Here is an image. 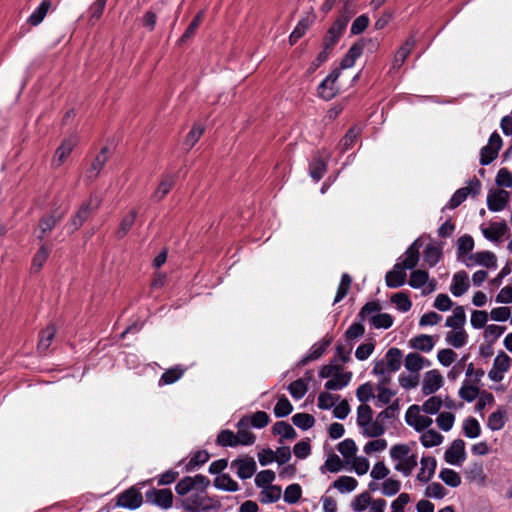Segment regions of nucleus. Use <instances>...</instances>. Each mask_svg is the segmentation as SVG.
Instances as JSON below:
<instances>
[{
    "mask_svg": "<svg viewBox=\"0 0 512 512\" xmlns=\"http://www.w3.org/2000/svg\"><path fill=\"white\" fill-rule=\"evenodd\" d=\"M237 433L236 440L238 441V445L242 446H250L253 445L256 441V436L249 429V417H242L237 423Z\"/></svg>",
    "mask_w": 512,
    "mask_h": 512,
    "instance_id": "f3484780",
    "label": "nucleus"
},
{
    "mask_svg": "<svg viewBox=\"0 0 512 512\" xmlns=\"http://www.w3.org/2000/svg\"><path fill=\"white\" fill-rule=\"evenodd\" d=\"M466 314L463 306H456L451 316L447 317L445 326L452 329H464Z\"/></svg>",
    "mask_w": 512,
    "mask_h": 512,
    "instance_id": "c9c22d12",
    "label": "nucleus"
},
{
    "mask_svg": "<svg viewBox=\"0 0 512 512\" xmlns=\"http://www.w3.org/2000/svg\"><path fill=\"white\" fill-rule=\"evenodd\" d=\"M272 432L275 435H280L282 439L293 440L297 434L295 429L285 421H278L272 427Z\"/></svg>",
    "mask_w": 512,
    "mask_h": 512,
    "instance_id": "49530a36",
    "label": "nucleus"
},
{
    "mask_svg": "<svg viewBox=\"0 0 512 512\" xmlns=\"http://www.w3.org/2000/svg\"><path fill=\"white\" fill-rule=\"evenodd\" d=\"M467 266L482 265L487 268H495L497 266L496 256L491 251H481L469 256Z\"/></svg>",
    "mask_w": 512,
    "mask_h": 512,
    "instance_id": "b1692460",
    "label": "nucleus"
},
{
    "mask_svg": "<svg viewBox=\"0 0 512 512\" xmlns=\"http://www.w3.org/2000/svg\"><path fill=\"white\" fill-rule=\"evenodd\" d=\"M506 424V411L499 408L497 411L489 415L487 426L492 431L501 430Z\"/></svg>",
    "mask_w": 512,
    "mask_h": 512,
    "instance_id": "de8ad7c7",
    "label": "nucleus"
},
{
    "mask_svg": "<svg viewBox=\"0 0 512 512\" xmlns=\"http://www.w3.org/2000/svg\"><path fill=\"white\" fill-rule=\"evenodd\" d=\"M399 410L400 401L395 399L373 418V410L368 404L359 405L356 423L361 430V434L369 438L382 436L386 431L385 421L397 418Z\"/></svg>",
    "mask_w": 512,
    "mask_h": 512,
    "instance_id": "f257e3e1",
    "label": "nucleus"
},
{
    "mask_svg": "<svg viewBox=\"0 0 512 512\" xmlns=\"http://www.w3.org/2000/svg\"><path fill=\"white\" fill-rule=\"evenodd\" d=\"M213 484L215 488L228 492L239 490L238 483L229 474H220L215 477Z\"/></svg>",
    "mask_w": 512,
    "mask_h": 512,
    "instance_id": "ea45409f",
    "label": "nucleus"
},
{
    "mask_svg": "<svg viewBox=\"0 0 512 512\" xmlns=\"http://www.w3.org/2000/svg\"><path fill=\"white\" fill-rule=\"evenodd\" d=\"M406 268L400 263H396L392 270L388 271L385 276L386 285L389 288H398L406 282Z\"/></svg>",
    "mask_w": 512,
    "mask_h": 512,
    "instance_id": "6ab92c4d",
    "label": "nucleus"
},
{
    "mask_svg": "<svg viewBox=\"0 0 512 512\" xmlns=\"http://www.w3.org/2000/svg\"><path fill=\"white\" fill-rule=\"evenodd\" d=\"M439 478L448 486L456 488L461 484L460 475L449 468H443L439 473Z\"/></svg>",
    "mask_w": 512,
    "mask_h": 512,
    "instance_id": "bf43d9fd",
    "label": "nucleus"
},
{
    "mask_svg": "<svg viewBox=\"0 0 512 512\" xmlns=\"http://www.w3.org/2000/svg\"><path fill=\"white\" fill-rule=\"evenodd\" d=\"M443 384V378L438 370H430L425 373L422 382V392L424 395L435 393Z\"/></svg>",
    "mask_w": 512,
    "mask_h": 512,
    "instance_id": "a211bd4d",
    "label": "nucleus"
},
{
    "mask_svg": "<svg viewBox=\"0 0 512 512\" xmlns=\"http://www.w3.org/2000/svg\"><path fill=\"white\" fill-rule=\"evenodd\" d=\"M409 344L413 349L428 353L433 349L435 342L431 335L420 334L410 339Z\"/></svg>",
    "mask_w": 512,
    "mask_h": 512,
    "instance_id": "f704fd0d",
    "label": "nucleus"
},
{
    "mask_svg": "<svg viewBox=\"0 0 512 512\" xmlns=\"http://www.w3.org/2000/svg\"><path fill=\"white\" fill-rule=\"evenodd\" d=\"M445 340L448 345L459 349L467 344L468 334L464 329H452L446 333Z\"/></svg>",
    "mask_w": 512,
    "mask_h": 512,
    "instance_id": "72a5a7b5",
    "label": "nucleus"
},
{
    "mask_svg": "<svg viewBox=\"0 0 512 512\" xmlns=\"http://www.w3.org/2000/svg\"><path fill=\"white\" fill-rule=\"evenodd\" d=\"M210 485V480L202 475L197 474L193 477L186 476L182 478L175 486V491L180 496H185L189 494L191 491H206L207 487Z\"/></svg>",
    "mask_w": 512,
    "mask_h": 512,
    "instance_id": "39448f33",
    "label": "nucleus"
},
{
    "mask_svg": "<svg viewBox=\"0 0 512 512\" xmlns=\"http://www.w3.org/2000/svg\"><path fill=\"white\" fill-rule=\"evenodd\" d=\"M479 394L480 389L478 384H474L468 380H465L459 389V397L469 403L478 398Z\"/></svg>",
    "mask_w": 512,
    "mask_h": 512,
    "instance_id": "79ce46f5",
    "label": "nucleus"
},
{
    "mask_svg": "<svg viewBox=\"0 0 512 512\" xmlns=\"http://www.w3.org/2000/svg\"><path fill=\"white\" fill-rule=\"evenodd\" d=\"M510 367V357L506 353L501 352L495 357L493 366L488 372V377L494 382H500L503 380L504 374L510 369Z\"/></svg>",
    "mask_w": 512,
    "mask_h": 512,
    "instance_id": "ddd939ff",
    "label": "nucleus"
},
{
    "mask_svg": "<svg viewBox=\"0 0 512 512\" xmlns=\"http://www.w3.org/2000/svg\"><path fill=\"white\" fill-rule=\"evenodd\" d=\"M390 457L395 463L394 469L404 476H410L418 464V457L411 452L407 444H396L390 448Z\"/></svg>",
    "mask_w": 512,
    "mask_h": 512,
    "instance_id": "f03ea898",
    "label": "nucleus"
},
{
    "mask_svg": "<svg viewBox=\"0 0 512 512\" xmlns=\"http://www.w3.org/2000/svg\"><path fill=\"white\" fill-rule=\"evenodd\" d=\"M351 377V372H346L343 375H334L325 382L324 387L327 391L341 390L349 384Z\"/></svg>",
    "mask_w": 512,
    "mask_h": 512,
    "instance_id": "4c0bfd02",
    "label": "nucleus"
},
{
    "mask_svg": "<svg viewBox=\"0 0 512 512\" xmlns=\"http://www.w3.org/2000/svg\"><path fill=\"white\" fill-rule=\"evenodd\" d=\"M136 217H137L136 210H131L127 215H125L123 217V219L121 220L119 229L116 232V236L118 238H123L130 231V229L134 225Z\"/></svg>",
    "mask_w": 512,
    "mask_h": 512,
    "instance_id": "13d9d810",
    "label": "nucleus"
},
{
    "mask_svg": "<svg viewBox=\"0 0 512 512\" xmlns=\"http://www.w3.org/2000/svg\"><path fill=\"white\" fill-rule=\"evenodd\" d=\"M373 502V499L369 492L365 491L357 495L351 502V509L354 512L365 511Z\"/></svg>",
    "mask_w": 512,
    "mask_h": 512,
    "instance_id": "864d4df0",
    "label": "nucleus"
},
{
    "mask_svg": "<svg viewBox=\"0 0 512 512\" xmlns=\"http://www.w3.org/2000/svg\"><path fill=\"white\" fill-rule=\"evenodd\" d=\"M50 251L45 244H42L32 259L31 270L39 272L49 257Z\"/></svg>",
    "mask_w": 512,
    "mask_h": 512,
    "instance_id": "8fccbe9b",
    "label": "nucleus"
},
{
    "mask_svg": "<svg viewBox=\"0 0 512 512\" xmlns=\"http://www.w3.org/2000/svg\"><path fill=\"white\" fill-rule=\"evenodd\" d=\"M288 390L290 395L299 400L305 396L308 391V382L302 378H299L293 382H291L288 386Z\"/></svg>",
    "mask_w": 512,
    "mask_h": 512,
    "instance_id": "6e6d98bb",
    "label": "nucleus"
},
{
    "mask_svg": "<svg viewBox=\"0 0 512 512\" xmlns=\"http://www.w3.org/2000/svg\"><path fill=\"white\" fill-rule=\"evenodd\" d=\"M357 485V480L351 476H341L333 483V487L336 488L340 493L352 492L357 487Z\"/></svg>",
    "mask_w": 512,
    "mask_h": 512,
    "instance_id": "603ef678",
    "label": "nucleus"
},
{
    "mask_svg": "<svg viewBox=\"0 0 512 512\" xmlns=\"http://www.w3.org/2000/svg\"><path fill=\"white\" fill-rule=\"evenodd\" d=\"M57 333V327L55 324H49L46 328L41 330L39 334V341L37 345V349L39 353L44 354L47 352L55 335Z\"/></svg>",
    "mask_w": 512,
    "mask_h": 512,
    "instance_id": "bb28decb",
    "label": "nucleus"
},
{
    "mask_svg": "<svg viewBox=\"0 0 512 512\" xmlns=\"http://www.w3.org/2000/svg\"><path fill=\"white\" fill-rule=\"evenodd\" d=\"M465 442L455 439L444 453V460L454 466H461L466 460Z\"/></svg>",
    "mask_w": 512,
    "mask_h": 512,
    "instance_id": "f8f14e48",
    "label": "nucleus"
},
{
    "mask_svg": "<svg viewBox=\"0 0 512 512\" xmlns=\"http://www.w3.org/2000/svg\"><path fill=\"white\" fill-rule=\"evenodd\" d=\"M465 477L469 482L476 483L478 485H484L486 483V474L484 472L483 464L481 462L471 463L465 469Z\"/></svg>",
    "mask_w": 512,
    "mask_h": 512,
    "instance_id": "393cba45",
    "label": "nucleus"
},
{
    "mask_svg": "<svg viewBox=\"0 0 512 512\" xmlns=\"http://www.w3.org/2000/svg\"><path fill=\"white\" fill-rule=\"evenodd\" d=\"M428 278L429 274L427 271L422 269L414 270L410 274L408 284L414 289H419L426 285V283L428 282Z\"/></svg>",
    "mask_w": 512,
    "mask_h": 512,
    "instance_id": "052dcab7",
    "label": "nucleus"
},
{
    "mask_svg": "<svg viewBox=\"0 0 512 512\" xmlns=\"http://www.w3.org/2000/svg\"><path fill=\"white\" fill-rule=\"evenodd\" d=\"M331 344V339L322 340L316 344H314L306 356H304L301 360V364L305 365L310 361H314L319 359L326 351L328 346Z\"/></svg>",
    "mask_w": 512,
    "mask_h": 512,
    "instance_id": "e433bc0d",
    "label": "nucleus"
},
{
    "mask_svg": "<svg viewBox=\"0 0 512 512\" xmlns=\"http://www.w3.org/2000/svg\"><path fill=\"white\" fill-rule=\"evenodd\" d=\"M77 137L72 136L62 141L60 146L56 149L55 155L52 159V166L59 167L69 157L74 147L77 145Z\"/></svg>",
    "mask_w": 512,
    "mask_h": 512,
    "instance_id": "dca6fc26",
    "label": "nucleus"
},
{
    "mask_svg": "<svg viewBox=\"0 0 512 512\" xmlns=\"http://www.w3.org/2000/svg\"><path fill=\"white\" fill-rule=\"evenodd\" d=\"M462 431L467 438L474 439L480 436L481 427L476 418L468 417L463 421Z\"/></svg>",
    "mask_w": 512,
    "mask_h": 512,
    "instance_id": "09e8293b",
    "label": "nucleus"
},
{
    "mask_svg": "<svg viewBox=\"0 0 512 512\" xmlns=\"http://www.w3.org/2000/svg\"><path fill=\"white\" fill-rule=\"evenodd\" d=\"M404 259L402 262H399L402 264V266L408 270L414 269L418 262H419V245L418 240H415L405 251Z\"/></svg>",
    "mask_w": 512,
    "mask_h": 512,
    "instance_id": "7c9ffc66",
    "label": "nucleus"
},
{
    "mask_svg": "<svg viewBox=\"0 0 512 512\" xmlns=\"http://www.w3.org/2000/svg\"><path fill=\"white\" fill-rule=\"evenodd\" d=\"M423 258L429 267H434L442 258V250L429 244L424 250Z\"/></svg>",
    "mask_w": 512,
    "mask_h": 512,
    "instance_id": "4d7b16f0",
    "label": "nucleus"
},
{
    "mask_svg": "<svg viewBox=\"0 0 512 512\" xmlns=\"http://www.w3.org/2000/svg\"><path fill=\"white\" fill-rule=\"evenodd\" d=\"M53 0H42L39 6L28 17L27 23L31 26H38L52 8Z\"/></svg>",
    "mask_w": 512,
    "mask_h": 512,
    "instance_id": "c85d7f7f",
    "label": "nucleus"
},
{
    "mask_svg": "<svg viewBox=\"0 0 512 512\" xmlns=\"http://www.w3.org/2000/svg\"><path fill=\"white\" fill-rule=\"evenodd\" d=\"M186 368L183 365H176L167 369L159 379V386L171 385L184 375Z\"/></svg>",
    "mask_w": 512,
    "mask_h": 512,
    "instance_id": "473e14b6",
    "label": "nucleus"
},
{
    "mask_svg": "<svg viewBox=\"0 0 512 512\" xmlns=\"http://www.w3.org/2000/svg\"><path fill=\"white\" fill-rule=\"evenodd\" d=\"M347 27V19L346 18H337L330 28L327 30L326 34L322 40V49L331 53L334 46L338 43L340 38L342 37L345 29Z\"/></svg>",
    "mask_w": 512,
    "mask_h": 512,
    "instance_id": "0eeeda50",
    "label": "nucleus"
},
{
    "mask_svg": "<svg viewBox=\"0 0 512 512\" xmlns=\"http://www.w3.org/2000/svg\"><path fill=\"white\" fill-rule=\"evenodd\" d=\"M107 151L108 149L106 147L102 148L100 153L95 157L93 162L91 163L90 167L86 171V177L89 180H94L98 177L101 170L105 166L108 157H107Z\"/></svg>",
    "mask_w": 512,
    "mask_h": 512,
    "instance_id": "cd10ccee",
    "label": "nucleus"
},
{
    "mask_svg": "<svg viewBox=\"0 0 512 512\" xmlns=\"http://www.w3.org/2000/svg\"><path fill=\"white\" fill-rule=\"evenodd\" d=\"M143 496L141 492L134 488L130 487L125 491L121 492L117 496L116 506L120 508L135 510L142 505Z\"/></svg>",
    "mask_w": 512,
    "mask_h": 512,
    "instance_id": "9b49d317",
    "label": "nucleus"
},
{
    "mask_svg": "<svg viewBox=\"0 0 512 512\" xmlns=\"http://www.w3.org/2000/svg\"><path fill=\"white\" fill-rule=\"evenodd\" d=\"M147 501L161 508H170L173 504V494L170 489H150L146 492Z\"/></svg>",
    "mask_w": 512,
    "mask_h": 512,
    "instance_id": "4468645a",
    "label": "nucleus"
},
{
    "mask_svg": "<svg viewBox=\"0 0 512 512\" xmlns=\"http://www.w3.org/2000/svg\"><path fill=\"white\" fill-rule=\"evenodd\" d=\"M282 494V490L279 486L269 485L264 487L260 493V501L262 503H274L277 502Z\"/></svg>",
    "mask_w": 512,
    "mask_h": 512,
    "instance_id": "3c124183",
    "label": "nucleus"
},
{
    "mask_svg": "<svg viewBox=\"0 0 512 512\" xmlns=\"http://www.w3.org/2000/svg\"><path fill=\"white\" fill-rule=\"evenodd\" d=\"M481 192V182L477 178L468 181L467 186L459 188L454 192L444 209H455L460 206L469 195L477 196Z\"/></svg>",
    "mask_w": 512,
    "mask_h": 512,
    "instance_id": "20e7f679",
    "label": "nucleus"
},
{
    "mask_svg": "<svg viewBox=\"0 0 512 512\" xmlns=\"http://www.w3.org/2000/svg\"><path fill=\"white\" fill-rule=\"evenodd\" d=\"M61 218L62 216L55 217L54 215L42 217L38 224L40 230L38 239L43 240L46 237V235L54 229V227L61 220Z\"/></svg>",
    "mask_w": 512,
    "mask_h": 512,
    "instance_id": "a18cd8bd",
    "label": "nucleus"
},
{
    "mask_svg": "<svg viewBox=\"0 0 512 512\" xmlns=\"http://www.w3.org/2000/svg\"><path fill=\"white\" fill-rule=\"evenodd\" d=\"M502 147V139L496 132L489 137L488 144L480 150V164L483 166L492 163L498 156V152Z\"/></svg>",
    "mask_w": 512,
    "mask_h": 512,
    "instance_id": "9d476101",
    "label": "nucleus"
},
{
    "mask_svg": "<svg viewBox=\"0 0 512 512\" xmlns=\"http://www.w3.org/2000/svg\"><path fill=\"white\" fill-rule=\"evenodd\" d=\"M351 283H352V278L350 277V275L347 273H343L341 276V280H340L333 304L340 302L342 299H344L346 297V295L348 294V292L350 290Z\"/></svg>",
    "mask_w": 512,
    "mask_h": 512,
    "instance_id": "e2e57ef3",
    "label": "nucleus"
},
{
    "mask_svg": "<svg viewBox=\"0 0 512 512\" xmlns=\"http://www.w3.org/2000/svg\"><path fill=\"white\" fill-rule=\"evenodd\" d=\"M293 410V406L288 400V398L285 395H282L275 407H274V414L277 418H283L288 416Z\"/></svg>",
    "mask_w": 512,
    "mask_h": 512,
    "instance_id": "774afa93",
    "label": "nucleus"
},
{
    "mask_svg": "<svg viewBox=\"0 0 512 512\" xmlns=\"http://www.w3.org/2000/svg\"><path fill=\"white\" fill-rule=\"evenodd\" d=\"M507 232L505 221L493 222L488 228L482 230L484 237L490 241H499Z\"/></svg>",
    "mask_w": 512,
    "mask_h": 512,
    "instance_id": "2f4dec72",
    "label": "nucleus"
},
{
    "mask_svg": "<svg viewBox=\"0 0 512 512\" xmlns=\"http://www.w3.org/2000/svg\"><path fill=\"white\" fill-rule=\"evenodd\" d=\"M469 287L470 282L467 272L459 271L453 275L450 291L455 297H460L465 294Z\"/></svg>",
    "mask_w": 512,
    "mask_h": 512,
    "instance_id": "4be33fe9",
    "label": "nucleus"
},
{
    "mask_svg": "<svg viewBox=\"0 0 512 512\" xmlns=\"http://www.w3.org/2000/svg\"><path fill=\"white\" fill-rule=\"evenodd\" d=\"M509 201V193L505 190L492 192L487 196V206L492 212L502 211Z\"/></svg>",
    "mask_w": 512,
    "mask_h": 512,
    "instance_id": "5701e85b",
    "label": "nucleus"
},
{
    "mask_svg": "<svg viewBox=\"0 0 512 512\" xmlns=\"http://www.w3.org/2000/svg\"><path fill=\"white\" fill-rule=\"evenodd\" d=\"M416 45V39L413 35L409 36L406 41L401 45V47L397 50L392 67L394 69H399L406 61L408 56L411 54L412 50Z\"/></svg>",
    "mask_w": 512,
    "mask_h": 512,
    "instance_id": "412c9836",
    "label": "nucleus"
},
{
    "mask_svg": "<svg viewBox=\"0 0 512 512\" xmlns=\"http://www.w3.org/2000/svg\"><path fill=\"white\" fill-rule=\"evenodd\" d=\"M420 406L414 404L411 405L405 414L406 423L413 427L417 432H422L433 423L432 418L420 413Z\"/></svg>",
    "mask_w": 512,
    "mask_h": 512,
    "instance_id": "1a4fd4ad",
    "label": "nucleus"
},
{
    "mask_svg": "<svg viewBox=\"0 0 512 512\" xmlns=\"http://www.w3.org/2000/svg\"><path fill=\"white\" fill-rule=\"evenodd\" d=\"M444 437L434 429H425L420 437L421 444L426 448L438 446Z\"/></svg>",
    "mask_w": 512,
    "mask_h": 512,
    "instance_id": "c03bdc74",
    "label": "nucleus"
},
{
    "mask_svg": "<svg viewBox=\"0 0 512 512\" xmlns=\"http://www.w3.org/2000/svg\"><path fill=\"white\" fill-rule=\"evenodd\" d=\"M292 422L302 430H308L315 424V418L308 413H296L292 416Z\"/></svg>",
    "mask_w": 512,
    "mask_h": 512,
    "instance_id": "0e129e2a",
    "label": "nucleus"
},
{
    "mask_svg": "<svg viewBox=\"0 0 512 512\" xmlns=\"http://www.w3.org/2000/svg\"><path fill=\"white\" fill-rule=\"evenodd\" d=\"M231 466L236 469V474L240 479H249L256 472V462L252 457H243L234 459Z\"/></svg>",
    "mask_w": 512,
    "mask_h": 512,
    "instance_id": "2eb2a0df",
    "label": "nucleus"
},
{
    "mask_svg": "<svg viewBox=\"0 0 512 512\" xmlns=\"http://www.w3.org/2000/svg\"><path fill=\"white\" fill-rule=\"evenodd\" d=\"M101 205V198L91 195L87 202L83 203L76 214L71 218L69 228L71 232L78 230L86 221L91 212L97 210Z\"/></svg>",
    "mask_w": 512,
    "mask_h": 512,
    "instance_id": "423d86ee",
    "label": "nucleus"
},
{
    "mask_svg": "<svg viewBox=\"0 0 512 512\" xmlns=\"http://www.w3.org/2000/svg\"><path fill=\"white\" fill-rule=\"evenodd\" d=\"M339 76L340 69H334L318 85L317 94L321 99L325 101H330L337 95L339 88L336 83Z\"/></svg>",
    "mask_w": 512,
    "mask_h": 512,
    "instance_id": "6e6552de",
    "label": "nucleus"
},
{
    "mask_svg": "<svg viewBox=\"0 0 512 512\" xmlns=\"http://www.w3.org/2000/svg\"><path fill=\"white\" fill-rule=\"evenodd\" d=\"M205 131V127L202 124L195 123L191 130L186 135V138L183 142V147L189 151L194 147V145L199 141L201 136Z\"/></svg>",
    "mask_w": 512,
    "mask_h": 512,
    "instance_id": "37998d69",
    "label": "nucleus"
},
{
    "mask_svg": "<svg viewBox=\"0 0 512 512\" xmlns=\"http://www.w3.org/2000/svg\"><path fill=\"white\" fill-rule=\"evenodd\" d=\"M310 26L308 18H302L289 36L290 45H294L301 37H303Z\"/></svg>",
    "mask_w": 512,
    "mask_h": 512,
    "instance_id": "69168bd1",
    "label": "nucleus"
},
{
    "mask_svg": "<svg viewBox=\"0 0 512 512\" xmlns=\"http://www.w3.org/2000/svg\"><path fill=\"white\" fill-rule=\"evenodd\" d=\"M175 183V177L171 175H166L162 178L156 190L154 191L152 198L155 201L162 200L172 189Z\"/></svg>",
    "mask_w": 512,
    "mask_h": 512,
    "instance_id": "a19ab883",
    "label": "nucleus"
},
{
    "mask_svg": "<svg viewBox=\"0 0 512 512\" xmlns=\"http://www.w3.org/2000/svg\"><path fill=\"white\" fill-rule=\"evenodd\" d=\"M364 49V44L362 42H356L354 43L345 56L341 59L340 62V71L342 69H348L354 66L355 61L362 55Z\"/></svg>",
    "mask_w": 512,
    "mask_h": 512,
    "instance_id": "a878e982",
    "label": "nucleus"
},
{
    "mask_svg": "<svg viewBox=\"0 0 512 512\" xmlns=\"http://www.w3.org/2000/svg\"><path fill=\"white\" fill-rule=\"evenodd\" d=\"M403 354L400 349L392 347L388 349L383 359L390 368V372H396L401 368Z\"/></svg>",
    "mask_w": 512,
    "mask_h": 512,
    "instance_id": "58836bf2",
    "label": "nucleus"
},
{
    "mask_svg": "<svg viewBox=\"0 0 512 512\" xmlns=\"http://www.w3.org/2000/svg\"><path fill=\"white\" fill-rule=\"evenodd\" d=\"M217 445L221 447H236L238 441L236 440V434L228 429L221 430L216 439Z\"/></svg>",
    "mask_w": 512,
    "mask_h": 512,
    "instance_id": "680f3d73",
    "label": "nucleus"
},
{
    "mask_svg": "<svg viewBox=\"0 0 512 512\" xmlns=\"http://www.w3.org/2000/svg\"><path fill=\"white\" fill-rule=\"evenodd\" d=\"M425 358L418 353H409L405 357V368L411 372L418 373L424 367Z\"/></svg>",
    "mask_w": 512,
    "mask_h": 512,
    "instance_id": "5fc2aeb1",
    "label": "nucleus"
},
{
    "mask_svg": "<svg viewBox=\"0 0 512 512\" xmlns=\"http://www.w3.org/2000/svg\"><path fill=\"white\" fill-rule=\"evenodd\" d=\"M421 468L417 474V480L422 483H428L434 476L437 461L435 457L423 456L420 460Z\"/></svg>",
    "mask_w": 512,
    "mask_h": 512,
    "instance_id": "aec40b11",
    "label": "nucleus"
},
{
    "mask_svg": "<svg viewBox=\"0 0 512 512\" xmlns=\"http://www.w3.org/2000/svg\"><path fill=\"white\" fill-rule=\"evenodd\" d=\"M371 325L376 329H388L393 325V317L388 313H380L371 316Z\"/></svg>",
    "mask_w": 512,
    "mask_h": 512,
    "instance_id": "338daca9",
    "label": "nucleus"
},
{
    "mask_svg": "<svg viewBox=\"0 0 512 512\" xmlns=\"http://www.w3.org/2000/svg\"><path fill=\"white\" fill-rule=\"evenodd\" d=\"M327 171V161L319 154L315 155L309 165L310 177L318 182L320 181Z\"/></svg>",
    "mask_w": 512,
    "mask_h": 512,
    "instance_id": "c756f323",
    "label": "nucleus"
},
{
    "mask_svg": "<svg viewBox=\"0 0 512 512\" xmlns=\"http://www.w3.org/2000/svg\"><path fill=\"white\" fill-rule=\"evenodd\" d=\"M182 507L188 512H208L219 509L221 503L209 497L206 491H194L182 501Z\"/></svg>",
    "mask_w": 512,
    "mask_h": 512,
    "instance_id": "7ed1b4c3",
    "label": "nucleus"
}]
</instances>
